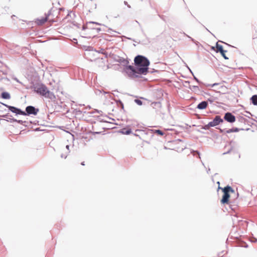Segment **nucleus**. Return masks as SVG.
Wrapping results in <instances>:
<instances>
[{
	"label": "nucleus",
	"instance_id": "6e6552de",
	"mask_svg": "<svg viewBox=\"0 0 257 257\" xmlns=\"http://www.w3.org/2000/svg\"><path fill=\"white\" fill-rule=\"evenodd\" d=\"M115 61L120 63L122 65L124 66V68L126 66H129L127 65L129 63V61L122 57L118 56L115 59Z\"/></svg>",
	"mask_w": 257,
	"mask_h": 257
},
{
	"label": "nucleus",
	"instance_id": "39448f33",
	"mask_svg": "<svg viewBox=\"0 0 257 257\" xmlns=\"http://www.w3.org/2000/svg\"><path fill=\"white\" fill-rule=\"evenodd\" d=\"M2 104L8 107L9 109L12 112L15 113L17 114H21L23 115V113H24V111L22 110L21 109L16 107L15 106H10L8 104H5L4 103H1Z\"/></svg>",
	"mask_w": 257,
	"mask_h": 257
},
{
	"label": "nucleus",
	"instance_id": "c85d7f7f",
	"mask_svg": "<svg viewBox=\"0 0 257 257\" xmlns=\"http://www.w3.org/2000/svg\"><path fill=\"white\" fill-rule=\"evenodd\" d=\"M251 241L256 242H257V239L255 238H253L251 240Z\"/></svg>",
	"mask_w": 257,
	"mask_h": 257
},
{
	"label": "nucleus",
	"instance_id": "2f4dec72",
	"mask_svg": "<svg viewBox=\"0 0 257 257\" xmlns=\"http://www.w3.org/2000/svg\"><path fill=\"white\" fill-rule=\"evenodd\" d=\"M218 83H214V84H212V85H211V86H212V87H213V86H215V85H218Z\"/></svg>",
	"mask_w": 257,
	"mask_h": 257
},
{
	"label": "nucleus",
	"instance_id": "a19ab883",
	"mask_svg": "<svg viewBox=\"0 0 257 257\" xmlns=\"http://www.w3.org/2000/svg\"><path fill=\"white\" fill-rule=\"evenodd\" d=\"M210 171V169H208V171H207V173H208V172Z\"/></svg>",
	"mask_w": 257,
	"mask_h": 257
},
{
	"label": "nucleus",
	"instance_id": "f257e3e1",
	"mask_svg": "<svg viewBox=\"0 0 257 257\" xmlns=\"http://www.w3.org/2000/svg\"><path fill=\"white\" fill-rule=\"evenodd\" d=\"M134 63L137 68L129 65L123 68L124 71L130 78H138L141 74H147L150 65V61L148 58L142 55H138L135 58Z\"/></svg>",
	"mask_w": 257,
	"mask_h": 257
},
{
	"label": "nucleus",
	"instance_id": "ea45409f",
	"mask_svg": "<svg viewBox=\"0 0 257 257\" xmlns=\"http://www.w3.org/2000/svg\"><path fill=\"white\" fill-rule=\"evenodd\" d=\"M101 121H104V122H106V120H103V119H102V120H101Z\"/></svg>",
	"mask_w": 257,
	"mask_h": 257
},
{
	"label": "nucleus",
	"instance_id": "1a4fd4ad",
	"mask_svg": "<svg viewBox=\"0 0 257 257\" xmlns=\"http://www.w3.org/2000/svg\"><path fill=\"white\" fill-rule=\"evenodd\" d=\"M89 51L90 52H95L98 53L102 54L104 55L106 57H107V53L106 52L105 49H104L103 48H99V49L98 50H93V48H91V49L89 50Z\"/></svg>",
	"mask_w": 257,
	"mask_h": 257
},
{
	"label": "nucleus",
	"instance_id": "0eeeda50",
	"mask_svg": "<svg viewBox=\"0 0 257 257\" xmlns=\"http://www.w3.org/2000/svg\"><path fill=\"white\" fill-rule=\"evenodd\" d=\"M223 121V120L221 118L220 116L216 115L213 120L209 122V125H211V127L215 126Z\"/></svg>",
	"mask_w": 257,
	"mask_h": 257
},
{
	"label": "nucleus",
	"instance_id": "9b49d317",
	"mask_svg": "<svg viewBox=\"0 0 257 257\" xmlns=\"http://www.w3.org/2000/svg\"><path fill=\"white\" fill-rule=\"evenodd\" d=\"M207 104H208V103L207 101H203L198 104V105L197 106V108H198L199 109H204L206 108V107L207 106Z\"/></svg>",
	"mask_w": 257,
	"mask_h": 257
},
{
	"label": "nucleus",
	"instance_id": "5701e85b",
	"mask_svg": "<svg viewBox=\"0 0 257 257\" xmlns=\"http://www.w3.org/2000/svg\"><path fill=\"white\" fill-rule=\"evenodd\" d=\"M183 34L185 35V36H186L188 38L190 39V40L192 41L193 42L195 43V40L194 39H193L192 38H191V37H190L189 36L187 35L186 34H185V33H183Z\"/></svg>",
	"mask_w": 257,
	"mask_h": 257
},
{
	"label": "nucleus",
	"instance_id": "72a5a7b5",
	"mask_svg": "<svg viewBox=\"0 0 257 257\" xmlns=\"http://www.w3.org/2000/svg\"><path fill=\"white\" fill-rule=\"evenodd\" d=\"M103 94H107V93H108V92H105V91H103Z\"/></svg>",
	"mask_w": 257,
	"mask_h": 257
},
{
	"label": "nucleus",
	"instance_id": "a211bd4d",
	"mask_svg": "<svg viewBox=\"0 0 257 257\" xmlns=\"http://www.w3.org/2000/svg\"><path fill=\"white\" fill-rule=\"evenodd\" d=\"M122 133L123 134L130 135L131 134L132 131H131V129H128L125 131V128H123L122 131Z\"/></svg>",
	"mask_w": 257,
	"mask_h": 257
},
{
	"label": "nucleus",
	"instance_id": "412c9836",
	"mask_svg": "<svg viewBox=\"0 0 257 257\" xmlns=\"http://www.w3.org/2000/svg\"><path fill=\"white\" fill-rule=\"evenodd\" d=\"M135 102L139 105H141L143 103L142 101L138 99H135Z\"/></svg>",
	"mask_w": 257,
	"mask_h": 257
},
{
	"label": "nucleus",
	"instance_id": "c9c22d12",
	"mask_svg": "<svg viewBox=\"0 0 257 257\" xmlns=\"http://www.w3.org/2000/svg\"><path fill=\"white\" fill-rule=\"evenodd\" d=\"M81 165H83V166H84V162H82V163H81Z\"/></svg>",
	"mask_w": 257,
	"mask_h": 257
},
{
	"label": "nucleus",
	"instance_id": "393cba45",
	"mask_svg": "<svg viewBox=\"0 0 257 257\" xmlns=\"http://www.w3.org/2000/svg\"><path fill=\"white\" fill-rule=\"evenodd\" d=\"M111 31L113 32L114 33H117V34H120L119 32H116V31H112V29H108V30L107 31V32L108 33H111Z\"/></svg>",
	"mask_w": 257,
	"mask_h": 257
},
{
	"label": "nucleus",
	"instance_id": "4468645a",
	"mask_svg": "<svg viewBox=\"0 0 257 257\" xmlns=\"http://www.w3.org/2000/svg\"><path fill=\"white\" fill-rule=\"evenodd\" d=\"M2 97L4 99H9L11 98V95L10 93L7 92H3L2 93Z\"/></svg>",
	"mask_w": 257,
	"mask_h": 257
},
{
	"label": "nucleus",
	"instance_id": "dca6fc26",
	"mask_svg": "<svg viewBox=\"0 0 257 257\" xmlns=\"http://www.w3.org/2000/svg\"><path fill=\"white\" fill-rule=\"evenodd\" d=\"M252 103L254 105H257V95H253L250 98Z\"/></svg>",
	"mask_w": 257,
	"mask_h": 257
},
{
	"label": "nucleus",
	"instance_id": "f8f14e48",
	"mask_svg": "<svg viewBox=\"0 0 257 257\" xmlns=\"http://www.w3.org/2000/svg\"><path fill=\"white\" fill-rule=\"evenodd\" d=\"M243 130V129H242V128L239 129L237 127H233V128L226 130L225 131V134H229V133H233V132H238L240 130Z\"/></svg>",
	"mask_w": 257,
	"mask_h": 257
},
{
	"label": "nucleus",
	"instance_id": "e433bc0d",
	"mask_svg": "<svg viewBox=\"0 0 257 257\" xmlns=\"http://www.w3.org/2000/svg\"><path fill=\"white\" fill-rule=\"evenodd\" d=\"M100 30H101L100 28H97V30L98 31H100Z\"/></svg>",
	"mask_w": 257,
	"mask_h": 257
},
{
	"label": "nucleus",
	"instance_id": "473e14b6",
	"mask_svg": "<svg viewBox=\"0 0 257 257\" xmlns=\"http://www.w3.org/2000/svg\"><path fill=\"white\" fill-rule=\"evenodd\" d=\"M119 102L121 103V105L122 107H123V103L120 101H119Z\"/></svg>",
	"mask_w": 257,
	"mask_h": 257
},
{
	"label": "nucleus",
	"instance_id": "aec40b11",
	"mask_svg": "<svg viewBox=\"0 0 257 257\" xmlns=\"http://www.w3.org/2000/svg\"><path fill=\"white\" fill-rule=\"evenodd\" d=\"M226 50H223V52H220L222 56L226 60L228 59V58L225 55V53L226 52Z\"/></svg>",
	"mask_w": 257,
	"mask_h": 257
},
{
	"label": "nucleus",
	"instance_id": "79ce46f5",
	"mask_svg": "<svg viewBox=\"0 0 257 257\" xmlns=\"http://www.w3.org/2000/svg\"><path fill=\"white\" fill-rule=\"evenodd\" d=\"M83 30H84V29H85V27H84V26H83Z\"/></svg>",
	"mask_w": 257,
	"mask_h": 257
},
{
	"label": "nucleus",
	"instance_id": "cd10ccee",
	"mask_svg": "<svg viewBox=\"0 0 257 257\" xmlns=\"http://www.w3.org/2000/svg\"><path fill=\"white\" fill-rule=\"evenodd\" d=\"M226 130H226V129H224V130L220 129L219 130L220 133H225V131Z\"/></svg>",
	"mask_w": 257,
	"mask_h": 257
},
{
	"label": "nucleus",
	"instance_id": "20e7f679",
	"mask_svg": "<svg viewBox=\"0 0 257 257\" xmlns=\"http://www.w3.org/2000/svg\"><path fill=\"white\" fill-rule=\"evenodd\" d=\"M39 108H35L33 106L29 105L26 107V111L23 113V115H37L39 112Z\"/></svg>",
	"mask_w": 257,
	"mask_h": 257
},
{
	"label": "nucleus",
	"instance_id": "f3484780",
	"mask_svg": "<svg viewBox=\"0 0 257 257\" xmlns=\"http://www.w3.org/2000/svg\"><path fill=\"white\" fill-rule=\"evenodd\" d=\"M10 122H18L19 123H20V124H23V123L26 122V121H23V120H17V119H15V118H12V119H11V121H10Z\"/></svg>",
	"mask_w": 257,
	"mask_h": 257
},
{
	"label": "nucleus",
	"instance_id": "bb28decb",
	"mask_svg": "<svg viewBox=\"0 0 257 257\" xmlns=\"http://www.w3.org/2000/svg\"><path fill=\"white\" fill-rule=\"evenodd\" d=\"M9 116H10V115H9V114H6V115H4L3 116V117H5V118H9V119H10V117H9Z\"/></svg>",
	"mask_w": 257,
	"mask_h": 257
},
{
	"label": "nucleus",
	"instance_id": "b1692460",
	"mask_svg": "<svg viewBox=\"0 0 257 257\" xmlns=\"http://www.w3.org/2000/svg\"><path fill=\"white\" fill-rule=\"evenodd\" d=\"M95 112H97L100 114V115H103V112L101 110H99L98 109H95Z\"/></svg>",
	"mask_w": 257,
	"mask_h": 257
},
{
	"label": "nucleus",
	"instance_id": "7ed1b4c3",
	"mask_svg": "<svg viewBox=\"0 0 257 257\" xmlns=\"http://www.w3.org/2000/svg\"><path fill=\"white\" fill-rule=\"evenodd\" d=\"M223 195L222 196V198L221 200V202L222 204L228 203L229 201V198L230 196L229 192H234V191L230 186H227L226 187H225L223 189Z\"/></svg>",
	"mask_w": 257,
	"mask_h": 257
},
{
	"label": "nucleus",
	"instance_id": "58836bf2",
	"mask_svg": "<svg viewBox=\"0 0 257 257\" xmlns=\"http://www.w3.org/2000/svg\"><path fill=\"white\" fill-rule=\"evenodd\" d=\"M240 119H244V117H241L240 118Z\"/></svg>",
	"mask_w": 257,
	"mask_h": 257
},
{
	"label": "nucleus",
	"instance_id": "6ab92c4d",
	"mask_svg": "<svg viewBox=\"0 0 257 257\" xmlns=\"http://www.w3.org/2000/svg\"><path fill=\"white\" fill-rule=\"evenodd\" d=\"M154 132L160 136H163L164 135V133L161 130H155L154 131Z\"/></svg>",
	"mask_w": 257,
	"mask_h": 257
},
{
	"label": "nucleus",
	"instance_id": "4be33fe9",
	"mask_svg": "<svg viewBox=\"0 0 257 257\" xmlns=\"http://www.w3.org/2000/svg\"><path fill=\"white\" fill-rule=\"evenodd\" d=\"M210 127H211V126L209 125V122L207 124H206L204 126H203L202 128L204 130H208Z\"/></svg>",
	"mask_w": 257,
	"mask_h": 257
},
{
	"label": "nucleus",
	"instance_id": "7c9ffc66",
	"mask_svg": "<svg viewBox=\"0 0 257 257\" xmlns=\"http://www.w3.org/2000/svg\"><path fill=\"white\" fill-rule=\"evenodd\" d=\"M230 151H231V150H229L228 151H227L226 153H224L223 154L225 155V154H228V153H229L230 152Z\"/></svg>",
	"mask_w": 257,
	"mask_h": 257
},
{
	"label": "nucleus",
	"instance_id": "a878e982",
	"mask_svg": "<svg viewBox=\"0 0 257 257\" xmlns=\"http://www.w3.org/2000/svg\"><path fill=\"white\" fill-rule=\"evenodd\" d=\"M89 24H95L97 25H101L100 24H99L98 23L94 22H89Z\"/></svg>",
	"mask_w": 257,
	"mask_h": 257
},
{
	"label": "nucleus",
	"instance_id": "9d476101",
	"mask_svg": "<svg viewBox=\"0 0 257 257\" xmlns=\"http://www.w3.org/2000/svg\"><path fill=\"white\" fill-rule=\"evenodd\" d=\"M50 12H49L48 15H47L45 18H43L40 19H37L36 21L37 24L39 25H42L44 24L48 20V18L50 15Z\"/></svg>",
	"mask_w": 257,
	"mask_h": 257
},
{
	"label": "nucleus",
	"instance_id": "2eb2a0df",
	"mask_svg": "<svg viewBox=\"0 0 257 257\" xmlns=\"http://www.w3.org/2000/svg\"><path fill=\"white\" fill-rule=\"evenodd\" d=\"M66 149H67V152L65 154H62L61 155V157L62 158H64V159L66 158L68 154L70 152L69 145H66Z\"/></svg>",
	"mask_w": 257,
	"mask_h": 257
},
{
	"label": "nucleus",
	"instance_id": "4c0bfd02",
	"mask_svg": "<svg viewBox=\"0 0 257 257\" xmlns=\"http://www.w3.org/2000/svg\"><path fill=\"white\" fill-rule=\"evenodd\" d=\"M193 87H194V88H198V86H193Z\"/></svg>",
	"mask_w": 257,
	"mask_h": 257
},
{
	"label": "nucleus",
	"instance_id": "ddd939ff",
	"mask_svg": "<svg viewBox=\"0 0 257 257\" xmlns=\"http://www.w3.org/2000/svg\"><path fill=\"white\" fill-rule=\"evenodd\" d=\"M216 52L217 53L218 52H223V47L222 45H219L218 44V42H217L216 44Z\"/></svg>",
	"mask_w": 257,
	"mask_h": 257
},
{
	"label": "nucleus",
	"instance_id": "c756f323",
	"mask_svg": "<svg viewBox=\"0 0 257 257\" xmlns=\"http://www.w3.org/2000/svg\"><path fill=\"white\" fill-rule=\"evenodd\" d=\"M194 79L198 82V83H200V81H199V80L195 76H194Z\"/></svg>",
	"mask_w": 257,
	"mask_h": 257
},
{
	"label": "nucleus",
	"instance_id": "f03ea898",
	"mask_svg": "<svg viewBox=\"0 0 257 257\" xmlns=\"http://www.w3.org/2000/svg\"><path fill=\"white\" fill-rule=\"evenodd\" d=\"M33 89L35 92L45 98H49L51 100H54L56 99L54 93L49 90L44 84L41 83L34 85Z\"/></svg>",
	"mask_w": 257,
	"mask_h": 257
},
{
	"label": "nucleus",
	"instance_id": "423d86ee",
	"mask_svg": "<svg viewBox=\"0 0 257 257\" xmlns=\"http://www.w3.org/2000/svg\"><path fill=\"white\" fill-rule=\"evenodd\" d=\"M224 119L228 122L233 123L235 121V116L231 112H227L225 113Z\"/></svg>",
	"mask_w": 257,
	"mask_h": 257
},
{
	"label": "nucleus",
	"instance_id": "f704fd0d",
	"mask_svg": "<svg viewBox=\"0 0 257 257\" xmlns=\"http://www.w3.org/2000/svg\"><path fill=\"white\" fill-rule=\"evenodd\" d=\"M15 80L17 81V82L20 83V81L18 80V79L17 78H15Z\"/></svg>",
	"mask_w": 257,
	"mask_h": 257
}]
</instances>
